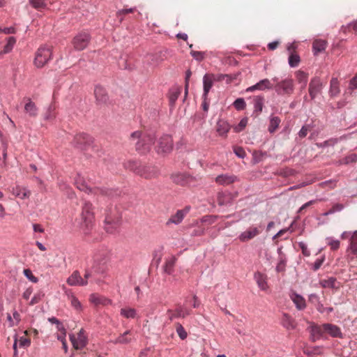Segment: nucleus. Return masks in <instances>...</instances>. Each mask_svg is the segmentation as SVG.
Instances as JSON below:
<instances>
[{"label": "nucleus", "mask_w": 357, "mask_h": 357, "mask_svg": "<svg viewBox=\"0 0 357 357\" xmlns=\"http://www.w3.org/2000/svg\"><path fill=\"white\" fill-rule=\"evenodd\" d=\"M209 75H212L213 81H216V82H220V81L225 79L226 77H229V75H227V74H218V75L209 74Z\"/></svg>", "instance_id": "0e129e2a"}, {"label": "nucleus", "mask_w": 357, "mask_h": 357, "mask_svg": "<svg viewBox=\"0 0 357 357\" xmlns=\"http://www.w3.org/2000/svg\"><path fill=\"white\" fill-rule=\"evenodd\" d=\"M75 185L77 188L81 190L84 191L87 193L92 192V188L88 185V184L83 180L79 175L75 179Z\"/></svg>", "instance_id": "f704fd0d"}, {"label": "nucleus", "mask_w": 357, "mask_h": 357, "mask_svg": "<svg viewBox=\"0 0 357 357\" xmlns=\"http://www.w3.org/2000/svg\"><path fill=\"white\" fill-rule=\"evenodd\" d=\"M280 119L278 116H271L268 130L270 133H273L278 128L280 123Z\"/></svg>", "instance_id": "e433bc0d"}, {"label": "nucleus", "mask_w": 357, "mask_h": 357, "mask_svg": "<svg viewBox=\"0 0 357 357\" xmlns=\"http://www.w3.org/2000/svg\"><path fill=\"white\" fill-rule=\"evenodd\" d=\"M17 343L20 347H29L31 344V340L25 337H20L17 339Z\"/></svg>", "instance_id": "5fc2aeb1"}, {"label": "nucleus", "mask_w": 357, "mask_h": 357, "mask_svg": "<svg viewBox=\"0 0 357 357\" xmlns=\"http://www.w3.org/2000/svg\"><path fill=\"white\" fill-rule=\"evenodd\" d=\"M155 139L153 134L139 130L132 132L129 138L130 144L135 145L136 151L141 154H145L151 150Z\"/></svg>", "instance_id": "f257e3e1"}, {"label": "nucleus", "mask_w": 357, "mask_h": 357, "mask_svg": "<svg viewBox=\"0 0 357 357\" xmlns=\"http://www.w3.org/2000/svg\"><path fill=\"white\" fill-rule=\"evenodd\" d=\"M11 192L13 195L22 199L29 198L31 195V191L27 188L18 185L12 188Z\"/></svg>", "instance_id": "412c9836"}, {"label": "nucleus", "mask_w": 357, "mask_h": 357, "mask_svg": "<svg viewBox=\"0 0 357 357\" xmlns=\"http://www.w3.org/2000/svg\"><path fill=\"white\" fill-rule=\"evenodd\" d=\"M273 84L271 83V81L268 79H263L259 82L256 83L255 84L248 87L246 89V92H253L256 90L258 91H264V90H271L273 89Z\"/></svg>", "instance_id": "ddd939ff"}, {"label": "nucleus", "mask_w": 357, "mask_h": 357, "mask_svg": "<svg viewBox=\"0 0 357 357\" xmlns=\"http://www.w3.org/2000/svg\"><path fill=\"white\" fill-rule=\"evenodd\" d=\"M190 207L185 206L183 209L178 210L167 222V225L173 223L174 225L180 224L185 215L190 211Z\"/></svg>", "instance_id": "2eb2a0df"}, {"label": "nucleus", "mask_w": 357, "mask_h": 357, "mask_svg": "<svg viewBox=\"0 0 357 357\" xmlns=\"http://www.w3.org/2000/svg\"><path fill=\"white\" fill-rule=\"evenodd\" d=\"M349 88L352 90L357 89V74L349 81Z\"/></svg>", "instance_id": "774afa93"}, {"label": "nucleus", "mask_w": 357, "mask_h": 357, "mask_svg": "<svg viewBox=\"0 0 357 357\" xmlns=\"http://www.w3.org/2000/svg\"><path fill=\"white\" fill-rule=\"evenodd\" d=\"M338 142V139L337 138H331L328 140H326L321 143H317V146L319 148H324L328 146H334L335 144Z\"/></svg>", "instance_id": "de8ad7c7"}, {"label": "nucleus", "mask_w": 357, "mask_h": 357, "mask_svg": "<svg viewBox=\"0 0 357 357\" xmlns=\"http://www.w3.org/2000/svg\"><path fill=\"white\" fill-rule=\"evenodd\" d=\"M247 123H248V119L247 118L242 119L240 121L238 125L235 128L236 132L242 131L246 126Z\"/></svg>", "instance_id": "bf43d9fd"}, {"label": "nucleus", "mask_w": 357, "mask_h": 357, "mask_svg": "<svg viewBox=\"0 0 357 357\" xmlns=\"http://www.w3.org/2000/svg\"><path fill=\"white\" fill-rule=\"evenodd\" d=\"M24 110L30 116H36L38 114V108L36 104L30 98L24 105Z\"/></svg>", "instance_id": "2f4dec72"}, {"label": "nucleus", "mask_w": 357, "mask_h": 357, "mask_svg": "<svg viewBox=\"0 0 357 357\" xmlns=\"http://www.w3.org/2000/svg\"><path fill=\"white\" fill-rule=\"evenodd\" d=\"M94 94L98 104L105 103L108 100V96L105 89L101 86H96Z\"/></svg>", "instance_id": "4be33fe9"}, {"label": "nucleus", "mask_w": 357, "mask_h": 357, "mask_svg": "<svg viewBox=\"0 0 357 357\" xmlns=\"http://www.w3.org/2000/svg\"><path fill=\"white\" fill-rule=\"evenodd\" d=\"M326 47V42L324 40L317 39L312 43V50L314 55L324 52Z\"/></svg>", "instance_id": "7c9ffc66"}, {"label": "nucleus", "mask_w": 357, "mask_h": 357, "mask_svg": "<svg viewBox=\"0 0 357 357\" xmlns=\"http://www.w3.org/2000/svg\"><path fill=\"white\" fill-rule=\"evenodd\" d=\"M90 39L91 36L88 33H79L74 37L73 40L74 48L78 51L83 50L88 46Z\"/></svg>", "instance_id": "0eeeda50"}, {"label": "nucleus", "mask_w": 357, "mask_h": 357, "mask_svg": "<svg viewBox=\"0 0 357 357\" xmlns=\"http://www.w3.org/2000/svg\"><path fill=\"white\" fill-rule=\"evenodd\" d=\"M230 130V126L227 121L220 119L217 122L216 131L221 137H226Z\"/></svg>", "instance_id": "a878e982"}, {"label": "nucleus", "mask_w": 357, "mask_h": 357, "mask_svg": "<svg viewBox=\"0 0 357 357\" xmlns=\"http://www.w3.org/2000/svg\"><path fill=\"white\" fill-rule=\"evenodd\" d=\"M340 83L337 77H333L330 82L329 96L334 98L339 95L340 93Z\"/></svg>", "instance_id": "c85d7f7f"}, {"label": "nucleus", "mask_w": 357, "mask_h": 357, "mask_svg": "<svg viewBox=\"0 0 357 357\" xmlns=\"http://www.w3.org/2000/svg\"><path fill=\"white\" fill-rule=\"evenodd\" d=\"M130 333V331L128 330L125 331L123 334L119 335L117 338L112 340V342L116 344H128L131 342V339L128 337L127 335Z\"/></svg>", "instance_id": "4c0bfd02"}, {"label": "nucleus", "mask_w": 357, "mask_h": 357, "mask_svg": "<svg viewBox=\"0 0 357 357\" xmlns=\"http://www.w3.org/2000/svg\"><path fill=\"white\" fill-rule=\"evenodd\" d=\"M71 305L77 310H82V305L79 300L74 296H71L70 297Z\"/></svg>", "instance_id": "4d7b16f0"}, {"label": "nucleus", "mask_w": 357, "mask_h": 357, "mask_svg": "<svg viewBox=\"0 0 357 357\" xmlns=\"http://www.w3.org/2000/svg\"><path fill=\"white\" fill-rule=\"evenodd\" d=\"M347 28H352L355 31H357V20L348 24L347 26H342V30L346 32Z\"/></svg>", "instance_id": "338daca9"}, {"label": "nucleus", "mask_w": 357, "mask_h": 357, "mask_svg": "<svg viewBox=\"0 0 357 357\" xmlns=\"http://www.w3.org/2000/svg\"><path fill=\"white\" fill-rule=\"evenodd\" d=\"M286 266V258L285 257H281L278 259V263L276 266V271L277 272H282L284 271Z\"/></svg>", "instance_id": "864d4df0"}, {"label": "nucleus", "mask_w": 357, "mask_h": 357, "mask_svg": "<svg viewBox=\"0 0 357 357\" xmlns=\"http://www.w3.org/2000/svg\"><path fill=\"white\" fill-rule=\"evenodd\" d=\"M54 110V107L53 105H50L44 114V119L46 121L53 120L56 116Z\"/></svg>", "instance_id": "c03bdc74"}, {"label": "nucleus", "mask_w": 357, "mask_h": 357, "mask_svg": "<svg viewBox=\"0 0 357 357\" xmlns=\"http://www.w3.org/2000/svg\"><path fill=\"white\" fill-rule=\"evenodd\" d=\"M67 283L70 286H85L88 281L83 279L77 271H74L68 278Z\"/></svg>", "instance_id": "dca6fc26"}, {"label": "nucleus", "mask_w": 357, "mask_h": 357, "mask_svg": "<svg viewBox=\"0 0 357 357\" xmlns=\"http://www.w3.org/2000/svg\"><path fill=\"white\" fill-rule=\"evenodd\" d=\"M326 241L331 250H336L339 248L340 241L338 240L334 239L332 237H328L326 238Z\"/></svg>", "instance_id": "3c124183"}, {"label": "nucleus", "mask_w": 357, "mask_h": 357, "mask_svg": "<svg viewBox=\"0 0 357 357\" xmlns=\"http://www.w3.org/2000/svg\"><path fill=\"white\" fill-rule=\"evenodd\" d=\"M190 55L197 61H201L204 58V52L199 51H191Z\"/></svg>", "instance_id": "6e6d98bb"}, {"label": "nucleus", "mask_w": 357, "mask_h": 357, "mask_svg": "<svg viewBox=\"0 0 357 357\" xmlns=\"http://www.w3.org/2000/svg\"><path fill=\"white\" fill-rule=\"evenodd\" d=\"M254 112L259 114L261 112L264 104V98L262 96H255L253 99Z\"/></svg>", "instance_id": "72a5a7b5"}, {"label": "nucleus", "mask_w": 357, "mask_h": 357, "mask_svg": "<svg viewBox=\"0 0 357 357\" xmlns=\"http://www.w3.org/2000/svg\"><path fill=\"white\" fill-rule=\"evenodd\" d=\"M90 301L95 305H107L111 303L110 300H108L104 297L98 296L95 294L91 295Z\"/></svg>", "instance_id": "58836bf2"}, {"label": "nucleus", "mask_w": 357, "mask_h": 357, "mask_svg": "<svg viewBox=\"0 0 357 357\" xmlns=\"http://www.w3.org/2000/svg\"><path fill=\"white\" fill-rule=\"evenodd\" d=\"M176 331L179 336V337L183 340L186 339L188 334L185 331V328L183 327V326L180 323H176Z\"/></svg>", "instance_id": "49530a36"}, {"label": "nucleus", "mask_w": 357, "mask_h": 357, "mask_svg": "<svg viewBox=\"0 0 357 357\" xmlns=\"http://www.w3.org/2000/svg\"><path fill=\"white\" fill-rule=\"evenodd\" d=\"M43 296V294H41V293H37V294H36L32 297V298L31 299L30 303H29V305H35V304L38 303L41 301V299H42Z\"/></svg>", "instance_id": "13d9d810"}, {"label": "nucleus", "mask_w": 357, "mask_h": 357, "mask_svg": "<svg viewBox=\"0 0 357 357\" xmlns=\"http://www.w3.org/2000/svg\"><path fill=\"white\" fill-rule=\"evenodd\" d=\"M298 246L301 249L302 253H303V255L304 256L308 257V256L310 255V252L307 249V246L305 243H304V242H299L298 243Z\"/></svg>", "instance_id": "052dcab7"}, {"label": "nucleus", "mask_w": 357, "mask_h": 357, "mask_svg": "<svg viewBox=\"0 0 357 357\" xmlns=\"http://www.w3.org/2000/svg\"><path fill=\"white\" fill-rule=\"evenodd\" d=\"M121 315L128 319H133L136 316V310L134 308L121 309Z\"/></svg>", "instance_id": "79ce46f5"}, {"label": "nucleus", "mask_w": 357, "mask_h": 357, "mask_svg": "<svg viewBox=\"0 0 357 357\" xmlns=\"http://www.w3.org/2000/svg\"><path fill=\"white\" fill-rule=\"evenodd\" d=\"M301 61L300 56L297 54L291 53L289 59L288 63L290 67L295 68L297 67Z\"/></svg>", "instance_id": "a19ab883"}, {"label": "nucleus", "mask_w": 357, "mask_h": 357, "mask_svg": "<svg viewBox=\"0 0 357 357\" xmlns=\"http://www.w3.org/2000/svg\"><path fill=\"white\" fill-rule=\"evenodd\" d=\"M234 153L239 158H244L246 155V153L244 149L241 147H236L234 149Z\"/></svg>", "instance_id": "e2e57ef3"}, {"label": "nucleus", "mask_w": 357, "mask_h": 357, "mask_svg": "<svg viewBox=\"0 0 357 357\" xmlns=\"http://www.w3.org/2000/svg\"><path fill=\"white\" fill-rule=\"evenodd\" d=\"M70 340L73 345V347L77 350L83 349L88 342L87 337L84 334V329H81L79 331L77 337L74 335H70Z\"/></svg>", "instance_id": "9d476101"}, {"label": "nucleus", "mask_w": 357, "mask_h": 357, "mask_svg": "<svg viewBox=\"0 0 357 357\" xmlns=\"http://www.w3.org/2000/svg\"><path fill=\"white\" fill-rule=\"evenodd\" d=\"M24 276L31 282L33 283H37L38 282V278L34 276L31 272V271L29 268L24 269L23 271Z\"/></svg>", "instance_id": "603ef678"}, {"label": "nucleus", "mask_w": 357, "mask_h": 357, "mask_svg": "<svg viewBox=\"0 0 357 357\" xmlns=\"http://www.w3.org/2000/svg\"><path fill=\"white\" fill-rule=\"evenodd\" d=\"M324 83L321 80L320 77H314L311 79L309 84V95L312 100L316 98V97L320 94L324 89Z\"/></svg>", "instance_id": "6e6552de"}, {"label": "nucleus", "mask_w": 357, "mask_h": 357, "mask_svg": "<svg viewBox=\"0 0 357 357\" xmlns=\"http://www.w3.org/2000/svg\"><path fill=\"white\" fill-rule=\"evenodd\" d=\"M349 248L351 252L357 257V230L355 231L350 238V244Z\"/></svg>", "instance_id": "ea45409f"}, {"label": "nucleus", "mask_w": 357, "mask_h": 357, "mask_svg": "<svg viewBox=\"0 0 357 357\" xmlns=\"http://www.w3.org/2000/svg\"><path fill=\"white\" fill-rule=\"evenodd\" d=\"M191 312L184 305H178L174 310H168L167 314H169V319L172 321L177 318H185V317L190 314Z\"/></svg>", "instance_id": "9b49d317"}, {"label": "nucleus", "mask_w": 357, "mask_h": 357, "mask_svg": "<svg viewBox=\"0 0 357 357\" xmlns=\"http://www.w3.org/2000/svg\"><path fill=\"white\" fill-rule=\"evenodd\" d=\"M29 3L36 9H44L47 6L46 0H29Z\"/></svg>", "instance_id": "a18cd8bd"}, {"label": "nucleus", "mask_w": 357, "mask_h": 357, "mask_svg": "<svg viewBox=\"0 0 357 357\" xmlns=\"http://www.w3.org/2000/svg\"><path fill=\"white\" fill-rule=\"evenodd\" d=\"M357 160V154L356 153H351L347 156H346L344 158H343L340 161V164H349L351 162H355Z\"/></svg>", "instance_id": "8fccbe9b"}, {"label": "nucleus", "mask_w": 357, "mask_h": 357, "mask_svg": "<svg viewBox=\"0 0 357 357\" xmlns=\"http://www.w3.org/2000/svg\"><path fill=\"white\" fill-rule=\"evenodd\" d=\"M234 107L238 111L243 110L246 107V103L243 98H238L233 103Z\"/></svg>", "instance_id": "09e8293b"}, {"label": "nucleus", "mask_w": 357, "mask_h": 357, "mask_svg": "<svg viewBox=\"0 0 357 357\" xmlns=\"http://www.w3.org/2000/svg\"><path fill=\"white\" fill-rule=\"evenodd\" d=\"M15 43H16L15 38H14L13 36L9 37L8 38L6 44L3 47V50L2 52L3 54H7V53L10 52L13 50Z\"/></svg>", "instance_id": "37998d69"}, {"label": "nucleus", "mask_w": 357, "mask_h": 357, "mask_svg": "<svg viewBox=\"0 0 357 357\" xmlns=\"http://www.w3.org/2000/svg\"><path fill=\"white\" fill-rule=\"evenodd\" d=\"M106 259H102L99 261L98 257L96 256L94 258V264L93 268L98 273H103L105 270Z\"/></svg>", "instance_id": "c9c22d12"}, {"label": "nucleus", "mask_w": 357, "mask_h": 357, "mask_svg": "<svg viewBox=\"0 0 357 357\" xmlns=\"http://www.w3.org/2000/svg\"><path fill=\"white\" fill-rule=\"evenodd\" d=\"M324 332L328 333L333 337H342V333L340 328L332 324H324L322 325Z\"/></svg>", "instance_id": "f3484780"}, {"label": "nucleus", "mask_w": 357, "mask_h": 357, "mask_svg": "<svg viewBox=\"0 0 357 357\" xmlns=\"http://www.w3.org/2000/svg\"><path fill=\"white\" fill-rule=\"evenodd\" d=\"M213 76L209 74H205L203 77V89L204 92L202 94L203 99H207L208 94L213 86Z\"/></svg>", "instance_id": "5701e85b"}, {"label": "nucleus", "mask_w": 357, "mask_h": 357, "mask_svg": "<svg viewBox=\"0 0 357 357\" xmlns=\"http://www.w3.org/2000/svg\"><path fill=\"white\" fill-rule=\"evenodd\" d=\"M254 278L261 290L266 291L268 289L267 275L266 274L257 271L255 273Z\"/></svg>", "instance_id": "6ab92c4d"}, {"label": "nucleus", "mask_w": 357, "mask_h": 357, "mask_svg": "<svg viewBox=\"0 0 357 357\" xmlns=\"http://www.w3.org/2000/svg\"><path fill=\"white\" fill-rule=\"evenodd\" d=\"M296 77L298 84H301V89H305L308 80V73L299 70L296 72Z\"/></svg>", "instance_id": "473e14b6"}, {"label": "nucleus", "mask_w": 357, "mask_h": 357, "mask_svg": "<svg viewBox=\"0 0 357 357\" xmlns=\"http://www.w3.org/2000/svg\"><path fill=\"white\" fill-rule=\"evenodd\" d=\"M218 203L220 206H227L232 202L231 194L229 192H220L217 197Z\"/></svg>", "instance_id": "bb28decb"}, {"label": "nucleus", "mask_w": 357, "mask_h": 357, "mask_svg": "<svg viewBox=\"0 0 357 357\" xmlns=\"http://www.w3.org/2000/svg\"><path fill=\"white\" fill-rule=\"evenodd\" d=\"M309 301L316 305L320 302L319 297L317 294H311L309 295Z\"/></svg>", "instance_id": "69168bd1"}, {"label": "nucleus", "mask_w": 357, "mask_h": 357, "mask_svg": "<svg viewBox=\"0 0 357 357\" xmlns=\"http://www.w3.org/2000/svg\"><path fill=\"white\" fill-rule=\"evenodd\" d=\"M173 181L181 185H186L191 183L192 178L188 174L177 173L172 176Z\"/></svg>", "instance_id": "a211bd4d"}, {"label": "nucleus", "mask_w": 357, "mask_h": 357, "mask_svg": "<svg viewBox=\"0 0 357 357\" xmlns=\"http://www.w3.org/2000/svg\"><path fill=\"white\" fill-rule=\"evenodd\" d=\"M126 167L146 178L156 176L158 174V170L155 167L141 165L135 161L129 162Z\"/></svg>", "instance_id": "7ed1b4c3"}, {"label": "nucleus", "mask_w": 357, "mask_h": 357, "mask_svg": "<svg viewBox=\"0 0 357 357\" xmlns=\"http://www.w3.org/2000/svg\"><path fill=\"white\" fill-rule=\"evenodd\" d=\"M52 56L51 48L47 46H41L36 52L34 65L37 68H42L52 59Z\"/></svg>", "instance_id": "20e7f679"}, {"label": "nucleus", "mask_w": 357, "mask_h": 357, "mask_svg": "<svg viewBox=\"0 0 357 357\" xmlns=\"http://www.w3.org/2000/svg\"><path fill=\"white\" fill-rule=\"evenodd\" d=\"M120 220L118 217L114 218L107 213L105 219V229L107 233H114L117 229Z\"/></svg>", "instance_id": "f8f14e48"}, {"label": "nucleus", "mask_w": 357, "mask_h": 357, "mask_svg": "<svg viewBox=\"0 0 357 357\" xmlns=\"http://www.w3.org/2000/svg\"><path fill=\"white\" fill-rule=\"evenodd\" d=\"M93 143V138L86 133H79L74 137L73 145L80 149H84L91 146Z\"/></svg>", "instance_id": "1a4fd4ad"}, {"label": "nucleus", "mask_w": 357, "mask_h": 357, "mask_svg": "<svg viewBox=\"0 0 357 357\" xmlns=\"http://www.w3.org/2000/svg\"><path fill=\"white\" fill-rule=\"evenodd\" d=\"M324 259H325L324 257H322L320 259H317L312 265V270L314 271H318L320 268V267L321 266L322 264L324 263Z\"/></svg>", "instance_id": "680f3d73"}, {"label": "nucleus", "mask_w": 357, "mask_h": 357, "mask_svg": "<svg viewBox=\"0 0 357 357\" xmlns=\"http://www.w3.org/2000/svg\"><path fill=\"white\" fill-rule=\"evenodd\" d=\"M237 178L234 175L220 174L215 178V181L220 185H227L234 183Z\"/></svg>", "instance_id": "393cba45"}, {"label": "nucleus", "mask_w": 357, "mask_h": 357, "mask_svg": "<svg viewBox=\"0 0 357 357\" xmlns=\"http://www.w3.org/2000/svg\"><path fill=\"white\" fill-rule=\"evenodd\" d=\"M260 233L259 229L257 227H250L245 231H243L238 236V239L241 242H247L255 236L259 235Z\"/></svg>", "instance_id": "4468645a"}, {"label": "nucleus", "mask_w": 357, "mask_h": 357, "mask_svg": "<svg viewBox=\"0 0 357 357\" xmlns=\"http://www.w3.org/2000/svg\"><path fill=\"white\" fill-rule=\"evenodd\" d=\"M93 212L92 204L89 202H85L82 206L81 229L84 235L91 234L93 227Z\"/></svg>", "instance_id": "f03ea898"}, {"label": "nucleus", "mask_w": 357, "mask_h": 357, "mask_svg": "<svg viewBox=\"0 0 357 357\" xmlns=\"http://www.w3.org/2000/svg\"><path fill=\"white\" fill-rule=\"evenodd\" d=\"M278 95H290L294 89V80L291 78H285L273 85V88Z\"/></svg>", "instance_id": "39448f33"}, {"label": "nucleus", "mask_w": 357, "mask_h": 357, "mask_svg": "<svg viewBox=\"0 0 357 357\" xmlns=\"http://www.w3.org/2000/svg\"><path fill=\"white\" fill-rule=\"evenodd\" d=\"M291 299L298 310H304L306 307L305 300L301 295L293 293L291 295Z\"/></svg>", "instance_id": "cd10ccee"}, {"label": "nucleus", "mask_w": 357, "mask_h": 357, "mask_svg": "<svg viewBox=\"0 0 357 357\" xmlns=\"http://www.w3.org/2000/svg\"><path fill=\"white\" fill-rule=\"evenodd\" d=\"M319 284L323 288H328L335 291L338 290L340 287V283L337 282V279L334 277L321 280Z\"/></svg>", "instance_id": "aec40b11"}, {"label": "nucleus", "mask_w": 357, "mask_h": 357, "mask_svg": "<svg viewBox=\"0 0 357 357\" xmlns=\"http://www.w3.org/2000/svg\"><path fill=\"white\" fill-rule=\"evenodd\" d=\"M281 324L287 330H293L296 328L294 320L287 313L282 314Z\"/></svg>", "instance_id": "c756f323"}, {"label": "nucleus", "mask_w": 357, "mask_h": 357, "mask_svg": "<svg viewBox=\"0 0 357 357\" xmlns=\"http://www.w3.org/2000/svg\"><path fill=\"white\" fill-rule=\"evenodd\" d=\"M176 261L177 258L175 256H171L167 258L162 267L164 273L170 275H173Z\"/></svg>", "instance_id": "b1692460"}, {"label": "nucleus", "mask_w": 357, "mask_h": 357, "mask_svg": "<svg viewBox=\"0 0 357 357\" xmlns=\"http://www.w3.org/2000/svg\"><path fill=\"white\" fill-rule=\"evenodd\" d=\"M173 149V140L170 135H163L160 137L155 147L158 153H168Z\"/></svg>", "instance_id": "423d86ee"}]
</instances>
